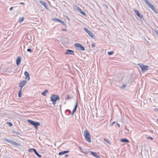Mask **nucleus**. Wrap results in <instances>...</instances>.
<instances>
[{"label":"nucleus","mask_w":158,"mask_h":158,"mask_svg":"<svg viewBox=\"0 0 158 158\" xmlns=\"http://www.w3.org/2000/svg\"><path fill=\"white\" fill-rule=\"evenodd\" d=\"M151 132H153V131H151Z\"/></svg>","instance_id":"09e8293b"},{"label":"nucleus","mask_w":158,"mask_h":158,"mask_svg":"<svg viewBox=\"0 0 158 158\" xmlns=\"http://www.w3.org/2000/svg\"><path fill=\"white\" fill-rule=\"evenodd\" d=\"M12 133H15L17 135H20V133H19V132H16L15 131H12Z\"/></svg>","instance_id":"473e14b6"},{"label":"nucleus","mask_w":158,"mask_h":158,"mask_svg":"<svg viewBox=\"0 0 158 158\" xmlns=\"http://www.w3.org/2000/svg\"><path fill=\"white\" fill-rule=\"evenodd\" d=\"M34 153L35 154V155H36L38 156L39 157H41V156L40 155L38 152L35 149L34 150Z\"/></svg>","instance_id":"6ab92c4d"},{"label":"nucleus","mask_w":158,"mask_h":158,"mask_svg":"<svg viewBox=\"0 0 158 158\" xmlns=\"http://www.w3.org/2000/svg\"><path fill=\"white\" fill-rule=\"evenodd\" d=\"M79 149L80 150H81L82 149V148L81 147H79Z\"/></svg>","instance_id":"37998d69"},{"label":"nucleus","mask_w":158,"mask_h":158,"mask_svg":"<svg viewBox=\"0 0 158 158\" xmlns=\"http://www.w3.org/2000/svg\"><path fill=\"white\" fill-rule=\"evenodd\" d=\"M117 124H118V127H120V125H119V124H118V123H117Z\"/></svg>","instance_id":"de8ad7c7"},{"label":"nucleus","mask_w":158,"mask_h":158,"mask_svg":"<svg viewBox=\"0 0 158 158\" xmlns=\"http://www.w3.org/2000/svg\"><path fill=\"white\" fill-rule=\"evenodd\" d=\"M4 139L6 142L10 143L13 145L19 147L20 146V145L19 144L14 141V140L8 139Z\"/></svg>","instance_id":"423d86ee"},{"label":"nucleus","mask_w":158,"mask_h":158,"mask_svg":"<svg viewBox=\"0 0 158 158\" xmlns=\"http://www.w3.org/2000/svg\"><path fill=\"white\" fill-rule=\"evenodd\" d=\"M90 152L91 154V155L93 156L94 157H95L97 158H101L99 156L97 155V154L96 152L92 151H90Z\"/></svg>","instance_id":"2eb2a0df"},{"label":"nucleus","mask_w":158,"mask_h":158,"mask_svg":"<svg viewBox=\"0 0 158 158\" xmlns=\"http://www.w3.org/2000/svg\"><path fill=\"white\" fill-rule=\"evenodd\" d=\"M7 123H8V124L9 126L11 127L13 125L12 123L10 122H7Z\"/></svg>","instance_id":"c756f323"},{"label":"nucleus","mask_w":158,"mask_h":158,"mask_svg":"<svg viewBox=\"0 0 158 158\" xmlns=\"http://www.w3.org/2000/svg\"><path fill=\"white\" fill-rule=\"evenodd\" d=\"M24 18L23 17L21 18L19 20V22L20 23V22H22L24 20Z\"/></svg>","instance_id":"2f4dec72"},{"label":"nucleus","mask_w":158,"mask_h":158,"mask_svg":"<svg viewBox=\"0 0 158 158\" xmlns=\"http://www.w3.org/2000/svg\"><path fill=\"white\" fill-rule=\"evenodd\" d=\"M155 33L156 34V35H158V31H157V30H156V31H155Z\"/></svg>","instance_id":"e433bc0d"},{"label":"nucleus","mask_w":158,"mask_h":158,"mask_svg":"<svg viewBox=\"0 0 158 158\" xmlns=\"http://www.w3.org/2000/svg\"><path fill=\"white\" fill-rule=\"evenodd\" d=\"M60 23H61L65 27H67V25L66 24V23H65L64 21L60 20Z\"/></svg>","instance_id":"5701e85b"},{"label":"nucleus","mask_w":158,"mask_h":158,"mask_svg":"<svg viewBox=\"0 0 158 158\" xmlns=\"http://www.w3.org/2000/svg\"><path fill=\"white\" fill-rule=\"evenodd\" d=\"M61 30L63 31H67V30L66 29H62Z\"/></svg>","instance_id":"79ce46f5"},{"label":"nucleus","mask_w":158,"mask_h":158,"mask_svg":"<svg viewBox=\"0 0 158 158\" xmlns=\"http://www.w3.org/2000/svg\"><path fill=\"white\" fill-rule=\"evenodd\" d=\"M157 121H158V119H157Z\"/></svg>","instance_id":"3c124183"},{"label":"nucleus","mask_w":158,"mask_h":158,"mask_svg":"<svg viewBox=\"0 0 158 158\" xmlns=\"http://www.w3.org/2000/svg\"><path fill=\"white\" fill-rule=\"evenodd\" d=\"M35 149L34 148H31L29 149L28 151L29 152H31L32 151H34V150Z\"/></svg>","instance_id":"f704fd0d"},{"label":"nucleus","mask_w":158,"mask_h":158,"mask_svg":"<svg viewBox=\"0 0 158 158\" xmlns=\"http://www.w3.org/2000/svg\"><path fill=\"white\" fill-rule=\"evenodd\" d=\"M77 105H78V104H77V102H76V104L75 105V107H74V108L73 109L72 113H71V115H73V114H74V113L76 111V110H77Z\"/></svg>","instance_id":"f8f14e48"},{"label":"nucleus","mask_w":158,"mask_h":158,"mask_svg":"<svg viewBox=\"0 0 158 158\" xmlns=\"http://www.w3.org/2000/svg\"><path fill=\"white\" fill-rule=\"evenodd\" d=\"M48 92V90L47 89L45 90L43 92H42L41 94L43 96H46V94Z\"/></svg>","instance_id":"aec40b11"},{"label":"nucleus","mask_w":158,"mask_h":158,"mask_svg":"<svg viewBox=\"0 0 158 158\" xmlns=\"http://www.w3.org/2000/svg\"><path fill=\"white\" fill-rule=\"evenodd\" d=\"M114 53V52L113 51H109L108 52V54L109 55H112Z\"/></svg>","instance_id":"393cba45"},{"label":"nucleus","mask_w":158,"mask_h":158,"mask_svg":"<svg viewBox=\"0 0 158 158\" xmlns=\"http://www.w3.org/2000/svg\"><path fill=\"white\" fill-rule=\"evenodd\" d=\"M71 98H72L70 97L69 95H68L67 96V98L66 99V100H68Z\"/></svg>","instance_id":"cd10ccee"},{"label":"nucleus","mask_w":158,"mask_h":158,"mask_svg":"<svg viewBox=\"0 0 158 158\" xmlns=\"http://www.w3.org/2000/svg\"><path fill=\"white\" fill-rule=\"evenodd\" d=\"M138 65L141 68L142 72H145L148 69L149 66L148 65H145L140 63H139Z\"/></svg>","instance_id":"39448f33"},{"label":"nucleus","mask_w":158,"mask_h":158,"mask_svg":"<svg viewBox=\"0 0 158 158\" xmlns=\"http://www.w3.org/2000/svg\"><path fill=\"white\" fill-rule=\"evenodd\" d=\"M104 140L107 143H109V144H110V143L109 142V141L108 139H104Z\"/></svg>","instance_id":"bb28decb"},{"label":"nucleus","mask_w":158,"mask_h":158,"mask_svg":"<svg viewBox=\"0 0 158 158\" xmlns=\"http://www.w3.org/2000/svg\"><path fill=\"white\" fill-rule=\"evenodd\" d=\"M69 152V151H64L60 152L59 154V155H63L66 153H68Z\"/></svg>","instance_id":"f3484780"},{"label":"nucleus","mask_w":158,"mask_h":158,"mask_svg":"<svg viewBox=\"0 0 158 158\" xmlns=\"http://www.w3.org/2000/svg\"><path fill=\"white\" fill-rule=\"evenodd\" d=\"M115 123V122H113V123H112V125H113L114 124V123Z\"/></svg>","instance_id":"49530a36"},{"label":"nucleus","mask_w":158,"mask_h":158,"mask_svg":"<svg viewBox=\"0 0 158 158\" xmlns=\"http://www.w3.org/2000/svg\"><path fill=\"white\" fill-rule=\"evenodd\" d=\"M75 8L78 11V12L81 10V9L79 8V7L78 6H76Z\"/></svg>","instance_id":"a878e982"},{"label":"nucleus","mask_w":158,"mask_h":158,"mask_svg":"<svg viewBox=\"0 0 158 158\" xmlns=\"http://www.w3.org/2000/svg\"><path fill=\"white\" fill-rule=\"evenodd\" d=\"M39 2L40 4L43 5L46 9L47 8V6L46 3L44 1L42 0H40Z\"/></svg>","instance_id":"dca6fc26"},{"label":"nucleus","mask_w":158,"mask_h":158,"mask_svg":"<svg viewBox=\"0 0 158 158\" xmlns=\"http://www.w3.org/2000/svg\"><path fill=\"white\" fill-rule=\"evenodd\" d=\"M60 99L59 96L57 95L52 94L50 97L51 101L52 102L54 105H55L56 101L59 100Z\"/></svg>","instance_id":"f257e3e1"},{"label":"nucleus","mask_w":158,"mask_h":158,"mask_svg":"<svg viewBox=\"0 0 158 158\" xmlns=\"http://www.w3.org/2000/svg\"><path fill=\"white\" fill-rule=\"evenodd\" d=\"M20 4H24V3H23V2H21V3H20Z\"/></svg>","instance_id":"a18cd8bd"},{"label":"nucleus","mask_w":158,"mask_h":158,"mask_svg":"<svg viewBox=\"0 0 158 158\" xmlns=\"http://www.w3.org/2000/svg\"><path fill=\"white\" fill-rule=\"evenodd\" d=\"M27 122L31 125L34 126L36 129L38 128V126L40 125V124L39 122H35L31 120H27Z\"/></svg>","instance_id":"20e7f679"},{"label":"nucleus","mask_w":158,"mask_h":158,"mask_svg":"<svg viewBox=\"0 0 158 158\" xmlns=\"http://www.w3.org/2000/svg\"><path fill=\"white\" fill-rule=\"evenodd\" d=\"M147 139L150 140H152L153 139V138L151 137H148L147 138Z\"/></svg>","instance_id":"72a5a7b5"},{"label":"nucleus","mask_w":158,"mask_h":158,"mask_svg":"<svg viewBox=\"0 0 158 158\" xmlns=\"http://www.w3.org/2000/svg\"><path fill=\"white\" fill-rule=\"evenodd\" d=\"M104 6H105L107 8V9H108V7L107 6V5L106 4H105Z\"/></svg>","instance_id":"ea45409f"},{"label":"nucleus","mask_w":158,"mask_h":158,"mask_svg":"<svg viewBox=\"0 0 158 158\" xmlns=\"http://www.w3.org/2000/svg\"><path fill=\"white\" fill-rule=\"evenodd\" d=\"M24 75L25 76V78L28 80L30 79V75L29 73L26 71L24 72Z\"/></svg>","instance_id":"ddd939ff"},{"label":"nucleus","mask_w":158,"mask_h":158,"mask_svg":"<svg viewBox=\"0 0 158 158\" xmlns=\"http://www.w3.org/2000/svg\"><path fill=\"white\" fill-rule=\"evenodd\" d=\"M144 2L150 8L155 12L157 13V10L151 3L148 0H144Z\"/></svg>","instance_id":"7ed1b4c3"},{"label":"nucleus","mask_w":158,"mask_h":158,"mask_svg":"<svg viewBox=\"0 0 158 158\" xmlns=\"http://www.w3.org/2000/svg\"><path fill=\"white\" fill-rule=\"evenodd\" d=\"M21 58L19 56L17 58L16 60V64L17 65H18L21 62Z\"/></svg>","instance_id":"4468645a"},{"label":"nucleus","mask_w":158,"mask_h":158,"mask_svg":"<svg viewBox=\"0 0 158 158\" xmlns=\"http://www.w3.org/2000/svg\"><path fill=\"white\" fill-rule=\"evenodd\" d=\"M141 19L142 21H145L144 19L143 18V19Z\"/></svg>","instance_id":"a19ab883"},{"label":"nucleus","mask_w":158,"mask_h":158,"mask_svg":"<svg viewBox=\"0 0 158 158\" xmlns=\"http://www.w3.org/2000/svg\"><path fill=\"white\" fill-rule=\"evenodd\" d=\"M74 46L75 48L81 51H84L85 50V48L81 44L79 43H76L75 44Z\"/></svg>","instance_id":"0eeeda50"},{"label":"nucleus","mask_w":158,"mask_h":158,"mask_svg":"<svg viewBox=\"0 0 158 158\" xmlns=\"http://www.w3.org/2000/svg\"><path fill=\"white\" fill-rule=\"evenodd\" d=\"M65 54H71V55H74V52L73 51H72L70 49L67 50Z\"/></svg>","instance_id":"9b49d317"},{"label":"nucleus","mask_w":158,"mask_h":158,"mask_svg":"<svg viewBox=\"0 0 158 158\" xmlns=\"http://www.w3.org/2000/svg\"><path fill=\"white\" fill-rule=\"evenodd\" d=\"M13 7H11L10 8V9H9V10H12V9H13Z\"/></svg>","instance_id":"58836bf2"},{"label":"nucleus","mask_w":158,"mask_h":158,"mask_svg":"<svg viewBox=\"0 0 158 158\" xmlns=\"http://www.w3.org/2000/svg\"><path fill=\"white\" fill-rule=\"evenodd\" d=\"M22 89H20L19 90V93H18V96L19 97H20L21 96V92Z\"/></svg>","instance_id":"b1692460"},{"label":"nucleus","mask_w":158,"mask_h":158,"mask_svg":"<svg viewBox=\"0 0 158 158\" xmlns=\"http://www.w3.org/2000/svg\"><path fill=\"white\" fill-rule=\"evenodd\" d=\"M120 141L122 142H123V143H128L129 142V140L126 138L121 139Z\"/></svg>","instance_id":"a211bd4d"},{"label":"nucleus","mask_w":158,"mask_h":158,"mask_svg":"<svg viewBox=\"0 0 158 158\" xmlns=\"http://www.w3.org/2000/svg\"><path fill=\"white\" fill-rule=\"evenodd\" d=\"M27 51L28 52H29L30 53H32L33 52V50L31 49L30 48H29L27 49Z\"/></svg>","instance_id":"c85d7f7f"},{"label":"nucleus","mask_w":158,"mask_h":158,"mask_svg":"<svg viewBox=\"0 0 158 158\" xmlns=\"http://www.w3.org/2000/svg\"><path fill=\"white\" fill-rule=\"evenodd\" d=\"M65 113H67V112H68L69 114H70L71 113V111L69 110H67L65 111Z\"/></svg>","instance_id":"7c9ffc66"},{"label":"nucleus","mask_w":158,"mask_h":158,"mask_svg":"<svg viewBox=\"0 0 158 158\" xmlns=\"http://www.w3.org/2000/svg\"><path fill=\"white\" fill-rule=\"evenodd\" d=\"M66 102H64V104H66Z\"/></svg>","instance_id":"8fccbe9b"},{"label":"nucleus","mask_w":158,"mask_h":158,"mask_svg":"<svg viewBox=\"0 0 158 158\" xmlns=\"http://www.w3.org/2000/svg\"><path fill=\"white\" fill-rule=\"evenodd\" d=\"M27 83V81L26 80H23L20 82L19 85V87L21 88L22 89L23 87Z\"/></svg>","instance_id":"1a4fd4ad"},{"label":"nucleus","mask_w":158,"mask_h":158,"mask_svg":"<svg viewBox=\"0 0 158 158\" xmlns=\"http://www.w3.org/2000/svg\"><path fill=\"white\" fill-rule=\"evenodd\" d=\"M79 12H80L81 14L84 16H86V14H85V13L84 11H83L81 9Z\"/></svg>","instance_id":"412c9836"},{"label":"nucleus","mask_w":158,"mask_h":158,"mask_svg":"<svg viewBox=\"0 0 158 158\" xmlns=\"http://www.w3.org/2000/svg\"><path fill=\"white\" fill-rule=\"evenodd\" d=\"M52 20L54 21L55 22H60L61 20L57 18H53L52 19Z\"/></svg>","instance_id":"4be33fe9"},{"label":"nucleus","mask_w":158,"mask_h":158,"mask_svg":"<svg viewBox=\"0 0 158 158\" xmlns=\"http://www.w3.org/2000/svg\"><path fill=\"white\" fill-rule=\"evenodd\" d=\"M134 11L139 18L140 19H143V15L141 14L138 11L136 10L135 9H134Z\"/></svg>","instance_id":"9d476101"},{"label":"nucleus","mask_w":158,"mask_h":158,"mask_svg":"<svg viewBox=\"0 0 158 158\" xmlns=\"http://www.w3.org/2000/svg\"><path fill=\"white\" fill-rule=\"evenodd\" d=\"M69 156L68 155V154H66L65 155V157H67Z\"/></svg>","instance_id":"c03bdc74"},{"label":"nucleus","mask_w":158,"mask_h":158,"mask_svg":"<svg viewBox=\"0 0 158 158\" xmlns=\"http://www.w3.org/2000/svg\"><path fill=\"white\" fill-rule=\"evenodd\" d=\"M126 87V85H123L122 86V88L124 89Z\"/></svg>","instance_id":"c9c22d12"},{"label":"nucleus","mask_w":158,"mask_h":158,"mask_svg":"<svg viewBox=\"0 0 158 158\" xmlns=\"http://www.w3.org/2000/svg\"><path fill=\"white\" fill-rule=\"evenodd\" d=\"M83 29L84 31L86 32L89 35V36L92 38L95 39L96 37L94 34L91 32L89 31L88 29L85 27H84Z\"/></svg>","instance_id":"6e6552de"},{"label":"nucleus","mask_w":158,"mask_h":158,"mask_svg":"<svg viewBox=\"0 0 158 158\" xmlns=\"http://www.w3.org/2000/svg\"><path fill=\"white\" fill-rule=\"evenodd\" d=\"M91 46L93 47H94L95 46V44H94V43H92L91 44Z\"/></svg>","instance_id":"4c0bfd02"},{"label":"nucleus","mask_w":158,"mask_h":158,"mask_svg":"<svg viewBox=\"0 0 158 158\" xmlns=\"http://www.w3.org/2000/svg\"><path fill=\"white\" fill-rule=\"evenodd\" d=\"M84 135L85 140L88 142H91V139L90 137V134L89 131L85 130L84 131Z\"/></svg>","instance_id":"f03ea898"}]
</instances>
